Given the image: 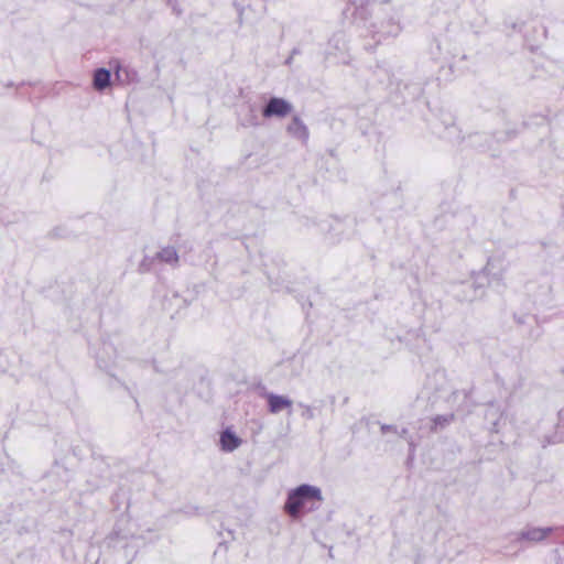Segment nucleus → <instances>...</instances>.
I'll use <instances>...</instances> for the list:
<instances>
[{
  "instance_id": "nucleus-1",
  "label": "nucleus",
  "mask_w": 564,
  "mask_h": 564,
  "mask_svg": "<svg viewBox=\"0 0 564 564\" xmlns=\"http://www.w3.org/2000/svg\"><path fill=\"white\" fill-rule=\"evenodd\" d=\"M321 499L318 488L303 485L289 496L285 509L291 516L296 517L302 510L316 508Z\"/></svg>"
},
{
  "instance_id": "nucleus-6",
  "label": "nucleus",
  "mask_w": 564,
  "mask_h": 564,
  "mask_svg": "<svg viewBox=\"0 0 564 564\" xmlns=\"http://www.w3.org/2000/svg\"><path fill=\"white\" fill-rule=\"evenodd\" d=\"M550 532V529H529L527 532L523 533V538L530 541H541L543 540L547 533Z\"/></svg>"
},
{
  "instance_id": "nucleus-3",
  "label": "nucleus",
  "mask_w": 564,
  "mask_h": 564,
  "mask_svg": "<svg viewBox=\"0 0 564 564\" xmlns=\"http://www.w3.org/2000/svg\"><path fill=\"white\" fill-rule=\"evenodd\" d=\"M268 403L272 413H278L282 410L290 409L292 405V401L290 399L276 394H269Z\"/></svg>"
},
{
  "instance_id": "nucleus-2",
  "label": "nucleus",
  "mask_w": 564,
  "mask_h": 564,
  "mask_svg": "<svg viewBox=\"0 0 564 564\" xmlns=\"http://www.w3.org/2000/svg\"><path fill=\"white\" fill-rule=\"evenodd\" d=\"M291 110V106L283 99L273 98L268 104L267 108L264 109L263 115L265 117L271 116H279L283 117L286 116Z\"/></svg>"
},
{
  "instance_id": "nucleus-8",
  "label": "nucleus",
  "mask_w": 564,
  "mask_h": 564,
  "mask_svg": "<svg viewBox=\"0 0 564 564\" xmlns=\"http://www.w3.org/2000/svg\"><path fill=\"white\" fill-rule=\"evenodd\" d=\"M289 130L293 133H296L299 137L306 138V130L297 120H294L293 123L289 127Z\"/></svg>"
},
{
  "instance_id": "nucleus-4",
  "label": "nucleus",
  "mask_w": 564,
  "mask_h": 564,
  "mask_svg": "<svg viewBox=\"0 0 564 564\" xmlns=\"http://www.w3.org/2000/svg\"><path fill=\"white\" fill-rule=\"evenodd\" d=\"M220 443L225 451H234L240 445V440L230 431H225L221 434Z\"/></svg>"
},
{
  "instance_id": "nucleus-5",
  "label": "nucleus",
  "mask_w": 564,
  "mask_h": 564,
  "mask_svg": "<svg viewBox=\"0 0 564 564\" xmlns=\"http://www.w3.org/2000/svg\"><path fill=\"white\" fill-rule=\"evenodd\" d=\"M110 74L106 69H99L95 73L94 85L97 89H104L108 86Z\"/></svg>"
},
{
  "instance_id": "nucleus-7",
  "label": "nucleus",
  "mask_w": 564,
  "mask_h": 564,
  "mask_svg": "<svg viewBox=\"0 0 564 564\" xmlns=\"http://www.w3.org/2000/svg\"><path fill=\"white\" fill-rule=\"evenodd\" d=\"M160 259L163 260L166 263L174 264L177 262L178 258L176 254V251L172 248H165L163 249L160 254Z\"/></svg>"
}]
</instances>
